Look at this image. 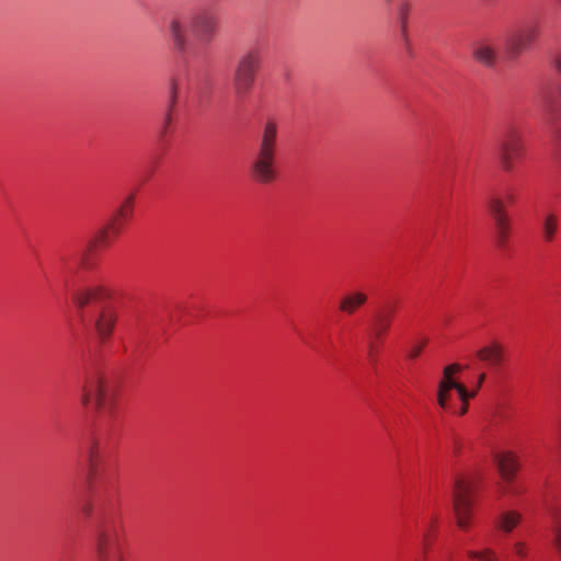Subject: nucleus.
<instances>
[{"label": "nucleus", "mask_w": 561, "mask_h": 561, "mask_svg": "<svg viewBox=\"0 0 561 561\" xmlns=\"http://www.w3.org/2000/svg\"><path fill=\"white\" fill-rule=\"evenodd\" d=\"M70 295L82 323H91L100 341H106L117 321L115 308L104 304L111 296L110 290L98 282L79 276L72 284Z\"/></svg>", "instance_id": "1"}, {"label": "nucleus", "mask_w": 561, "mask_h": 561, "mask_svg": "<svg viewBox=\"0 0 561 561\" xmlns=\"http://www.w3.org/2000/svg\"><path fill=\"white\" fill-rule=\"evenodd\" d=\"M81 511L93 527L95 560L124 561L116 524L105 502L96 497L84 503Z\"/></svg>", "instance_id": "2"}, {"label": "nucleus", "mask_w": 561, "mask_h": 561, "mask_svg": "<svg viewBox=\"0 0 561 561\" xmlns=\"http://www.w3.org/2000/svg\"><path fill=\"white\" fill-rule=\"evenodd\" d=\"M215 18L206 11L197 12L191 15L178 14L170 19L168 32L173 43L174 49L179 54H184L187 47V32H192L202 41H208L215 33Z\"/></svg>", "instance_id": "3"}, {"label": "nucleus", "mask_w": 561, "mask_h": 561, "mask_svg": "<svg viewBox=\"0 0 561 561\" xmlns=\"http://www.w3.org/2000/svg\"><path fill=\"white\" fill-rule=\"evenodd\" d=\"M278 141V125L267 119L262 128L257 151L251 164L252 178L260 184H270L277 178L275 159Z\"/></svg>", "instance_id": "4"}, {"label": "nucleus", "mask_w": 561, "mask_h": 561, "mask_svg": "<svg viewBox=\"0 0 561 561\" xmlns=\"http://www.w3.org/2000/svg\"><path fill=\"white\" fill-rule=\"evenodd\" d=\"M81 402L84 407L92 405L98 413L113 416L115 390L100 369L92 368L87 371Z\"/></svg>", "instance_id": "5"}, {"label": "nucleus", "mask_w": 561, "mask_h": 561, "mask_svg": "<svg viewBox=\"0 0 561 561\" xmlns=\"http://www.w3.org/2000/svg\"><path fill=\"white\" fill-rule=\"evenodd\" d=\"M134 197L128 196L117 209L111 221L99 229L94 237L88 242L87 248L82 253L78 254L76 260L79 264L85 265L88 261L89 252L96 249L98 247H106L110 243L111 234L117 236L121 232V228L124 221H127L133 215Z\"/></svg>", "instance_id": "6"}, {"label": "nucleus", "mask_w": 561, "mask_h": 561, "mask_svg": "<svg viewBox=\"0 0 561 561\" xmlns=\"http://www.w3.org/2000/svg\"><path fill=\"white\" fill-rule=\"evenodd\" d=\"M260 64V55L254 50L248 51L238 60L233 71L232 88L234 95L239 100L243 99L251 91Z\"/></svg>", "instance_id": "7"}, {"label": "nucleus", "mask_w": 561, "mask_h": 561, "mask_svg": "<svg viewBox=\"0 0 561 561\" xmlns=\"http://www.w3.org/2000/svg\"><path fill=\"white\" fill-rule=\"evenodd\" d=\"M524 146L520 131L515 127H508L497 141V158L501 168L505 172H512L523 157Z\"/></svg>", "instance_id": "8"}, {"label": "nucleus", "mask_w": 561, "mask_h": 561, "mask_svg": "<svg viewBox=\"0 0 561 561\" xmlns=\"http://www.w3.org/2000/svg\"><path fill=\"white\" fill-rule=\"evenodd\" d=\"M459 364H451L444 368L443 378L438 383L437 402L443 409H450L449 399L451 390H456L459 399L466 401L476 397V391H469L462 383L454 378V374L461 370Z\"/></svg>", "instance_id": "9"}, {"label": "nucleus", "mask_w": 561, "mask_h": 561, "mask_svg": "<svg viewBox=\"0 0 561 561\" xmlns=\"http://www.w3.org/2000/svg\"><path fill=\"white\" fill-rule=\"evenodd\" d=\"M472 483L463 477H457L454 482L453 491V508L456 516L457 525L461 529L469 526L471 516V499Z\"/></svg>", "instance_id": "10"}, {"label": "nucleus", "mask_w": 561, "mask_h": 561, "mask_svg": "<svg viewBox=\"0 0 561 561\" xmlns=\"http://www.w3.org/2000/svg\"><path fill=\"white\" fill-rule=\"evenodd\" d=\"M538 36L535 25H524L510 32L504 41V49L508 59L518 58L525 50L530 48Z\"/></svg>", "instance_id": "11"}, {"label": "nucleus", "mask_w": 561, "mask_h": 561, "mask_svg": "<svg viewBox=\"0 0 561 561\" xmlns=\"http://www.w3.org/2000/svg\"><path fill=\"white\" fill-rule=\"evenodd\" d=\"M396 314L394 305H385L376 310L374 313L370 329L371 337L381 341L382 337L389 332L393 318Z\"/></svg>", "instance_id": "12"}, {"label": "nucleus", "mask_w": 561, "mask_h": 561, "mask_svg": "<svg viewBox=\"0 0 561 561\" xmlns=\"http://www.w3.org/2000/svg\"><path fill=\"white\" fill-rule=\"evenodd\" d=\"M88 477L95 480L101 471V467L105 461V450L101 442L96 438L90 439L87 445Z\"/></svg>", "instance_id": "13"}, {"label": "nucleus", "mask_w": 561, "mask_h": 561, "mask_svg": "<svg viewBox=\"0 0 561 561\" xmlns=\"http://www.w3.org/2000/svg\"><path fill=\"white\" fill-rule=\"evenodd\" d=\"M494 460L497 465V469L502 479L505 482L511 483L519 468L517 456L512 451H504L496 454L494 456Z\"/></svg>", "instance_id": "14"}, {"label": "nucleus", "mask_w": 561, "mask_h": 561, "mask_svg": "<svg viewBox=\"0 0 561 561\" xmlns=\"http://www.w3.org/2000/svg\"><path fill=\"white\" fill-rule=\"evenodd\" d=\"M473 58L485 67H493L497 60V51L489 42L481 41L474 44L472 49Z\"/></svg>", "instance_id": "15"}, {"label": "nucleus", "mask_w": 561, "mask_h": 561, "mask_svg": "<svg viewBox=\"0 0 561 561\" xmlns=\"http://www.w3.org/2000/svg\"><path fill=\"white\" fill-rule=\"evenodd\" d=\"M477 356L491 367H499L504 359V348L497 343H492L479 350Z\"/></svg>", "instance_id": "16"}, {"label": "nucleus", "mask_w": 561, "mask_h": 561, "mask_svg": "<svg viewBox=\"0 0 561 561\" xmlns=\"http://www.w3.org/2000/svg\"><path fill=\"white\" fill-rule=\"evenodd\" d=\"M367 295L363 291H352L345 295L339 305L340 311L346 314H353L358 308L364 306L367 301Z\"/></svg>", "instance_id": "17"}, {"label": "nucleus", "mask_w": 561, "mask_h": 561, "mask_svg": "<svg viewBox=\"0 0 561 561\" xmlns=\"http://www.w3.org/2000/svg\"><path fill=\"white\" fill-rule=\"evenodd\" d=\"M559 229V216L547 213L541 220V234L545 242H552Z\"/></svg>", "instance_id": "18"}, {"label": "nucleus", "mask_w": 561, "mask_h": 561, "mask_svg": "<svg viewBox=\"0 0 561 561\" xmlns=\"http://www.w3.org/2000/svg\"><path fill=\"white\" fill-rule=\"evenodd\" d=\"M551 546L559 559L561 561V515L557 512L551 513Z\"/></svg>", "instance_id": "19"}, {"label": "nucleus", "mask_w": 561, "mask_h": 561, "mask_svg": "<svg viewBox=\"0 0 561 561\" xmlns=\"http://www.w3.org/2000/svg\"><path fill=\"white\" fill-rule=\"evenodd\" d=\"M522 515L510 511L502 513L497 518L499 528L505 533H511L520 522Z\"/></svg>", "instance_id": "20"}, {"label": "nucleus", "mask_w": 561, "mask_h": 561, "mask_svg": "<svg viewBox=\"0 0 561 561\" xmlns=\"http://www.w3.org/2000/svg\"><path fill=\"white\" fill-rule=\"evenodd\" d=\"M493 221H494V226H495L496 241L500 247H504V244L508 240V236H510V229H511L510 218L508 217L496 218V219H493Z\"/></svg>", "instance_id": "21"}, {"label": "nucleus", "mask_w": 561, "mask_h": 561, "mask_svg": "<svg viewBox=\"0 0 561 561\" xmlns=\"http://www.w3.org/2000/svg\"><path fill=\"white\" fill-rule=\"evenodd\" d=\"M492 219L508 217L504 201L497 196H491L486 203Z\"/></svg>", "instance_id": "22"}, {"label": "nucleus", "mask_w": 561, "mask_h": 561, "mask_svg": "<svg viewBox=\"0 0 561 561\" xmlns=\"http://www.w3.org/2000/svg\"><path fill=\"white\" fill-rule=\"evenodd\" d=\"M467 556L477 561H497L496 552L491 548H483L481 550H469Z\"/></svg>", "instance_id": "23"}, {"label": "nucleus", "mask_w": 561, "mask_h": 561, "mask_svg": "<svg viewBox=\"0 0 561 561\" xmlns=\"http://www.w3.org/2000/svg\"><path fill=\"white\" fill-rule=\"evenodd\" d=\"M176 96H178V85L173 81L171 84V90H170V105H169L168 113L165 114V117H164L163 133L167 131L168 127L170 126V124L172 122V111L176 103Z\"/></svg>", "instance_id": "24"}, {"label": "nucleus", "mask_w": 561, "mask_h": 561, "mask_svg": "<svg viewBox=\"0 0 561 561\" xmlns=\"http://www.w3.org/2000/svg\"><path fill=\"white\" fill-rule=\"evenodd\" d=\"M408 12L409 8L405 4H402L399 9V19L401 24V35L404 42H408V34H407V21H408Z\"/></svg>", "instance_id": "25"}, {"label": "nucleus", "mask_w": 561, "mask_h": 561, "mask_svg": "<svg viewBox=\"0 0 561 561\" xmlns=\"http://www.w3.org/2000/svg\"><path fill=\"white\" fill-rule=\"evenodd\" d=\"M513 550H514V553L516 554V557H518L519 559H525L528 556L529 549H528V546L526 542L516 541L513 545Z\"/></svg>", "instance_id": "26"}, {"label": "nucleus", "mask_w": 561, "mask_h": 561, "mask_svg": "<svg viewBox=\"0 0 561 561\" xmlns=\"http://www.w3.org/2000/svg\"><path fill=\"white\" fill-rule=\"evenodd\" d=\"M425 344H426V341H425V340H424V341H422V342H420V343H417V344H414V345L410 348V351H409V353H408L409 358H411V359H415V358H417V357H419V355L421 354V352H422L423 347L425 346Z\"/></svg>", "instance_id": "27"}, {"label": "nucleus", "mask_w": 561, "mask_h": 561, "mask_svg": "<svg viewBox=\"0 0 561 561\" xmlns=\"http://www.w3.org/2000/svg\"><path fill=\"white\" fill-rule=\"evenodd\" d=\"M376 342H378L377 340L373 339V341L369 342L368 344V352H367V355H368V358L375 363L376 359H377V353H378V348H377V344Z\"/></svg>", "instance_id": "28"}, {"label": "nucleus", "mask_w": 561, "mask_h": 561, "mask_svg": "<svg viewBox=\"0 0 561 561\" xmlns=\"http://www.w3.org/2000/svg\"><path fill=\"white\" fill-rule=\"evenodd\" d=\"M468 402H469V399H467L466 401H462L461 400V403H460V409L458 411H454L455 413H458L460 415H463L467 413L468 411Z\"/></svg>", "instance_id": "29"}, {"label": "nucleus", "mask_w": 561, "mask_h": 561, "mask_svg": "<svg viewBox=\"0 0 561 561\" xmlns=\"http://www.w3.org/2000/svg\"><path fill=\"white\" fill-rule=\"evenodd\" d=\"M461 449V442L459 438L455 437L454 438V442H453V453L455 455H458V453L460 451Z\"/></svg>", "instance_id": "30"}, {"label": "nucleus", "mask_w": 561, "mask_h": 561, "mask_svg": "<svg viewBox=\"0 0 561 561\" xmlns=\"http://www.w3.org/2000/svg\"><path fill=\"white\" fill-rule=\"evenodd\" d=\"M485 379V374H480L479 377H478V383H477V387L476 389H473L472 391H476V393L478 392V390L481 388L483 381Z\"/></svg>", "instance_id": "31"}, {"label": "nucleus", "mask_w": 561, "mask_h": 561, "mask_svg": "<svg viewBox=\"0 0 561 561\" xmlns=\"http://www.w3.org/2000/svg\"><path fill=\"white\" fill-rule=\"evenodd\" d=\"M553 64H554L556 69H557L559 72H561V55H560V56H558V57H556V59H554Z\"/></svg>", "instance_id": "32"}, {"label": "nucleus", "mask_w": 561, "mask_h": 561, "mask_svg": "<svg viewBox=\"0 0 561 561\" xmlns=\"http://www.w3.org/2000/svg\"><path fill=\"white\" fill-rule=\"evenodd\" d=\"M506 199H507V202H508V203H511V204H512V203H514V201H515V196H514L513 194H508V195L506 196Z\"/></svg>", "instance_id": "33"}, {"label": "nucleus", "mask_w": 561, "mask_h": 561, "mask_svg": "<svg viewBox=\"0 0 561 561\" xmlns=\"http://www.w3.org/2000/svg\"><path fill=\"white\" fill-rule=\"evenodd\" d=\"M64 261H66V259H62ZM65 265L67 268H70V266L68 265V262H65Z\"/></svg>", "instance_id": "34"}, {"label": "nucleus", "mask_w": 561, "mask_h": 561, "mask_svg": "<svg viewBox=\"0 0 561 561\" xmlns=\"http://www.w3.org/2000/svg\"><path fill=\"white\" fill-rule=\"evenodd\" d=\"M385 1H386V3H390L391 2V0H385Z\"/></svg>", "instance_id": "35"}, {"label": "nucleus", "mask_w": 561, "mask_h": 561, "mask_svg": "<svg viewBox=\"0 0 561 561\" xmlns=\"http://www.w3.org/2000/svg\"><path fill=\"white\" fill-rule=\"evenodd\" d=\"M558 1H559L560 5H561V0H558Z\"/></svg>", "instance_id": "36"}]
</instances>
